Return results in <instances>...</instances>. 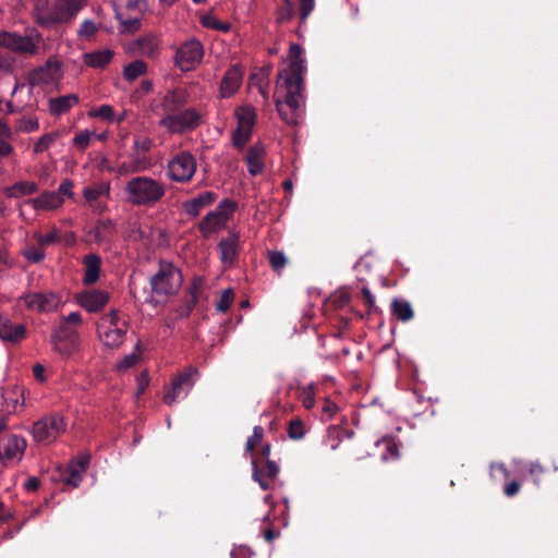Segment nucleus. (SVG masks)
Segmentation results:
<instances>
[{"mask_svg":"<svg viewBox=\"0 0 558 558\" xmlns=\"http://www.w3.org/2000/svg\"><path fill=\"white\" fill-rule=\"evenodd\" d=\"M289 66L279 73L274 100L280 118L289 125H296L303 118L305 60L302 47L292 44L289 49Z\"/></svg>","mask_w":558,"mask_h":558,"instance_id":"f257e3e1","label":"nucleus"},{"mask_svg":"<svg viewBox=\"0 0 558 558\" xmlns=\"http://www.w3.org/2000/svg\"><path fill=\"white\" fill-rule=\"evenodd\" d=\"M126 201L135 206H153L166 194L163 183L150 177H135L124 187Z\"/></svg>","mask_w":558,"mask_h":558,"instance_id":"f03ea898","label":"nucleus"},{"mask_svg":"<svg viewBox=\"0 0 558 558\" xmlns=\"http://www.w3.org/2000/svg\"><path fill=\"white\" fill-rule=\"evenodd\" d=\"M128 329L129 324L118 310H111L101 316L97 326L99 340L109 348L120 347L125 340Z\"/></svg>","mask_w":558,"mask_h":558,"instance_id":"7ed1b4c3","label":"nucleus"},{"mask_svg":"<svg viewBox=\"0 0 558 558\" xmlns=\"http://www.w3.org/2000/svg\"><path fill=\"white\" fill-rule=\"evenodd\" d=\"M182 282L181 270L168 262H160L157 274L150 278L151 291L158 296L175 294L180 290Z\"/></svg>","mask_w":558,"mask_h":558,"instance_id":"20e7f679","label":"nucleus"},{"mask_svg":"<svg viewBox=\"0 0 558 558\" xmlns=\"http://www.w3.org/2000/svg\"><path fill=\"white\" fill-rule=\"evenodd\" d=\"M236 205L233 201L223 199L211 211L198 222L197 229L204 239H209L227 227L228 221L235 211Z\"/></svg>","mask_w":558,"mask_h":558,"instance_id":"39448f33","label":"nucleus"},{"mask_svg":"<svg viewBox=\"0 0 558 558\" xmlns=\"http://www.w3.org/2000/svg\"><path fill=\"white\" fill-rule=\"evenodd\" d=\"M65 430L64 416L59 412H52L36 421L31 428V434L36 442L51 444Z\"/></svg>","mask_w":558,"mask_h":558,"instance_id":"423d86ee","label":"nucleus"},{"mask_svg":"<svg viewBox=\"0 0 558 558\" xmlns=\"http://www.w3.org/2000/svg\"><path fill=\"white\" fill-rule=\"evenodd\" d=\"M41 40L43 37L36 29H31L25 35L0 31V47L22 54H36Z\"/></svg>","mask_w":558,"mask_h":558,"instance_id":"0eeeda50","label":"nucleus"},{"mask_svg":"<svg viewBox=\"0 0 558 558\" xmlns=\"http://www.w3.org/2000/svg\"><path fill=\"white\" fill-rule=\"evenodd\" d=\"M117 19L128 31H136L147 8L146 0H113Z\"/></svg>","mask_w":558,"mask_h":558,"instance_id":"6e6552de","label":"nucleus"},{"mask_svg":"<svg viewBox=\"0 0 558 558\" xmlns=\"http://www.w3.org/2000/svg\"><path fill=\"white\" fill-rule=\"evenodd\" d=\"M159 124L172 134H182L196 129L201 124V114L194 108H189L180 112L166 114L161 118Z\"/></svg>","mask_w":558,"mask_h":558,"instance_id":"1a4fd4ad","label":"nucleus"},{"mask_svg":"<svg viewBox=\"0 0 558 558\" xmlns=\"http://www.w3.org/2000/svg\"><path fill=\"white\" fill-rule=\"evenodd\" d=\"M204 48L199 40L191 38L175 48L174 63L183 72L194 70L203 60Z\"/></svg>","mask_w":558,"mask_h":558,"instance_id":"9d476101","label":"nucleus"},{"mask_svg":"<svg viewBox=\"0 0 558 558\" xmlns=\"http://www.w3.org/2000/svg\"><path fill=\"white\" fill-rule=\"evenodd\" d=\"M198 369L194 366L183 368L171 381L170 388L163 395V401L173 405L181 396H186L195 385Z\"/></svg>","mask_w":558,"mask_h":558,"instance_id":"9b49d317","label":"nucleus"},{"mask_svg":"<svg viewBox=\"0 0 558 558\" xmlns=\"http://www.w3.org/2000/svg\"><path fill=\"white\" fill-rule=\"evenodd\" d=\"M197 163L190 151H181L169 160L167 174L171 181L185 183L195 174Z\"/></svg>","mask_w":558,"mask_h":558,"instance_id":"f8f14e48","label":"nucleus"},{"mask_svg":"<svg viewBox=\"0 0 558 558\" xmlns=\"http://www.w3.org/2000/svg\"><path fill=\"white\" fill-rule=\"evenodd\" d=\"M87 3V0H56L50 15L41 19L44 27L71 21Z\"/></svg>","mask_w":558,"mask_h":558,"instance_id":"ddd939ff","label":"nucleus"},{"mask_svg":"<svg viewBox=\"0 0 558 558\" xmlns=\"http://www.w3.org/2000/svg\"><path fill=\"white\" fill-rule=\"evenodd\" d=\"M238 128L233 133V145L243 148L252 136V130L256 120V111L254 107L244 105L235 110Z\"/></svg>","mask_w":558,"mask_h":558,"instance_id":"4468645a","label":"nucleus"},{"mask_svg":"<svg viewBox=\"0 0 558 558\" xmlns=\"http://www.w3.org/2000/svg\"><path fill=\"white\" fill-rule=\"evenodd\" d=\"M51 342L54 350L65 357L72 356L80 348L78 333L64 324L54 330Z\"/></svg>","mask_w":558,"mask_h":558,"instance_id":"2eb2a0df","label":"nucleus"},{"mask_svg":"<svg viewBox=\"0 0 558 558\" xmlns=\"http://www.w3.org/2000/svg\"><path fill=\"white\" fill-rule=\"evenodd\" d=\"M21 299L29 311L38 313L52 312L59 307L62 301L61 295L52 291L26 293Z\"/></svg>","mask_w":558,"mask_h":558,"instance_id":"dca6fc26","label":"nucleus"},{"mask_svg":"<svg viewBox=\"0 0 558 558\" xmlns=\"http://www.w3.org/2000/svg\"><path fill=\"white\" fill-rule=\"evenodd\" d=\"M63 76L61 63L56 59H48L44 65L35 69L29 74L32 85L52 86L58 84Z\"/></svg>","mask_w":558,"mask_h":558,"instance_id":"f3484780","label":"nucleus"},{"mask_svg":"<svg viewBox=\"0 0 558 558\" xmlns=\"http://www.w3.org/2000/svg\"><path fill=\"white\" fill-rule=\"evenodd\" d=\"M27 442L23 437L10 435L0 441V459L5 464H15L24 456Z\"/></svg>","mask_w":558,"mask_h":558,"instance_id":"a211bd4d","label":"nucleus"},{"mask_svg":"<svg viewBox=\"0 0 558 558\" xmlns=\"http://www.w3.org/2000/svg\"><path fill=\"white\" fill-rule=\"evenodd\" d=\"M252 469H253V480L258 482L259 486L264 490L274 489L276 485V481L279 474L278 464L267 459L264 464L258 465L257 461L252 458Z\"/></svg>","mask_w":558,"mask_h":558,"instance_id":"6ab92c4d","label":"nucleus"},{"mask_svg":"<svg viewBox=\"0 0 558 558\" xmlns=\"http://www.w3.org/2000/svg\"><path fill=\"white\" fill-rule=\"evenodd\" d=\"M110 301V294L105 290L92 289L76 294V302L88 313L102 311Z\"/></svg>","mask_w":558,"mask_h":558,"instance_id":"aec40b11","label":"nucleus"},{"mask_svg":"<svg viewBox=\"0 0 558 558\" xmlns=\"http://www.w3.org/2000/svg\"><path fill=\"white\" fill-rule=\"evenodd\" d=\"M27 337L24 324L14 323L8 316L0 313V339L9 343H20Z\"/></svg>","mask_w":558,"mask_h":558,"instance_id":"412c9836","label":"nucleus"},{"mask_svg":"<svg viewBox=\"0 0 558 558\" xmlns=\"http://www.w3.org/2000/svg\"><path fill=\"white\" fill-rule=\"evenodd\" d=\"M90 456L82 453L72 460L63 474V482L72 487H78L83 480V475L87 471Z\"/></svg>","mask_w":558,"mask_h":558,"instance_id":"4be33fe9","label":"nucleus"},{"mask_svg":"<svg viewBox=\"0 0 558 558\" xmlns=\"http://www.w3.org/2000/svg\"><path fill=\"white\" fill-rule=\"evenodd\" d=\"M240 235L235 232L230 233L218 243L219 256L222 265L230 268L239 255Z\"/></svg>","mask_w":558,"mask_h":558,"instance_id":"5701e85b","label":"nucleus"},{"mask_svg":"<svg viewBox=\"0 0 558 558\" xmlns=\"http://www.w3.org/2000/svg\"><path fill=\"white\" fill-rule=\"evenodd\" d=\"M190 93L184 87L169 89L161 99L160 107L166 114L179 111L189 102Z\"/></svg>","mask_w":558,"mask_h":558,"instance_id":"b1692460","label":"nucleus"},{"mask_svg":"<svg viewBox=\"0 0 558 558\" xmlns=\"http://www.w3.org/2000/svg\"><path fill=\"white\" fill-rule=\"evenodd\" d=\"M243 75L244 71L242 70L241 66L233 65L232 68H230L226 72L221 81L220 96L222 98H229L233 94H235L242 84Z\"/></svg>","mask_w":558,"mask_h":558,"instance_id":"393cba45","label":"nucleus"},{"mask_svg":"<svg viewBox=\"0 0 558 558\" xmlns=\"http://www.w3.org/2000/svg\"><path fill=\"white\" fill-rule=\"evenodd\" d=\"M216 201L217 194L211 191H206L191 199L185 201L183 203V209L187 216L195 218L204 208L213 205Z\"/></svg>","mask_w":558,"mask_h":558,"instance_id":"a878e982","label":"nucleus"},{"mask_svg":"<svg viewBox=\"0 0 558 558\" xmlns=\"http://www.w3.org/2000/svg\"><path fill=\"white\" fill-rule=\"evenodd\" d=\"M27 203L37 210H53L62 206L64 198L54 191H48L36 198L28 199Z\"/></svg>","mask_w":558,"mask_h":558,"instance_id":"bb28decb","label":"nucleus"},{"mask_svg":"<svg viewBox=\"0 0 558 558\" xmlns=\"http://www.w3.org/2000/svg\"><path fill=\"white\" fill-rule=\"evenodd\" d=\"M80 98L76 94H69L48 100V110L50 114L59 117L69 112L75 105H77Z\"/></svg>","mask_w":558,"mask_h":558,"instance_id":"cd10ccee","label":"nucleus"},{"mask_svg":"<svg viewBox=\"0 0 558 558\" xmlns=\"http://www.w3.org/2000/svg\"><path fill=\"white\" fill-rule=\"evenodd\" d=\"M84 277L83 283L94 284L99 279L101 258L96 254H89L84 257Z\"/></svg>","mask_w":558,"mask_h":558,"instance_id":"c85d7f7f","label":"nucleus"},{"mask_svg":"<svg viewBox=\"0 0 558 558\" xmlns=\"http://www.w3.org/2000/svg\"><path fill=\"white\" fill-rule=\"evenodd\" d=\"M38 185L34 181H19L4 189V194L10 198H20L36 193Z\"/></svg>","mask_w":558,"mask_h":558,"instance_id":"c756f323","label":"nucleus"},{"mask_svg":"<svg viewBox=\"0 0 558 558\" xmlns=\"http://www.w3.org/2000/svg\"><path fill=\"white\" fill-rule=\"evenodd\" d=\"M263 155L264 148L262 146L254 145L248 149L246 155V162L248 172L252 175H256L263 171Z\"/></svg>","mask_w":558,"mask_h":558,"instance_id":"7c9ffc66","label":"nucleus"},{"mask_svg":"<svg viewBox=\"0 0 558 558\" xmlns=\"http://www.w3.org/2000/svg\"><path fill=\"white\" fill-rule=\"evenodd\" d=\"M140 52L153 58L158 54L160 48V39L155 35H146L137 40Z\"/></svg>","mask_w":558,"mask_h":558,"instance_id":"2f4dec72","label":"nucleus"},{"mask_svg":"<svg viewBox=\"0 0 558 558\" xmlns=\"http://www.w3.org/2000/svg\"><path fill=\"white\" fill-rule=\"evenodd\" d=\"M111 50H99L84 54V62L92 68H105L112 59Z\"/></svg>","mask_w":558,"mask_h":558,"instance_id":"473e14b6","label":"nucleus"},{"mask_svg":"<svg viewBox=\"0 0 558 558\" xmlns=\"http://www.w3.org/2000/svg\"><path fill=\"white\" fill-rule=\"evenodd\" d=\"M110 194V184L108 182H99L94 183L89 186H86L83 190V196L85 201L89 204L97 201L101 196H109Z\"/></svg>","mask_w":558,"mask_h":558,"instance_id":"72a5a7b5","label":"nucleus"},{"mask_svg":"<svg viewBox=\"0 0 558 558\" xmlns=\"http://www.w3.org/2000/svg\"><path fill=\"white\" fill-rule=\"evenodd\" d=\"M392 314L401 322L412 319L414 313L410 302L402 299H395L391 303Z\"/></svg>","mask_w":558,"mask_h":558,"instance_id":"f704fd0d","label":"nucleus"},{"mask_svg":"<svg viewBox=\"0 0 558 558\" xmlns=\"http://www.w3.org/2000/svg\"><path fill=\"white\" fill-rule=\"evenodd\" d=\"M113 230L114 225L110 219L99 220L94 228L96 241L98 243L108 242Z\"/></svg>","mask_w":558,"mask_h":558,"instance_id":"c9c22d12","label":"nucleus"},{"mask_svg":"<svg viewBox=\"0 0 558 558\" xmlns=\"http://www.w3.org/2000/svg\"><path fill=\"white\" fill-rule=\"evenodd\" d=\"M11 136L12 131L10 126L7 124V122L0 120V157H8L13 153L14 148L8 142Z\"/></svg>","mask_w":558,"mask_h":558,"instance_id":"e433bc0d","label":"nucleus"},{"mask_svg":"<svg viewBox=\"0 0 558 558\" xmlns=\"http://www.w3.org/2000/svg\"><path fill=\"white\" fill-rule=\"evenodd\" d=\"M378 446L384 448L381 452V458L385 461L396 460L399 458V444L392 437H385L379 442Z\"/></svg>","mask_w":558,"mask_h":558,"instance_id":"4c0bfd02","label":"nucleus"},{"mask_svg":"<svg viewBox=\"0 0 558 558\" xmlns=\"http://www.w3.org/2000/svg\"><path fill=\"white\" fill-rule=\"evenodd\" d=\"M146 72L147 64L142 60H135L124 66L123 76L126 81L132 82Z\"/></svg>","mask_w":558,"mask_h":558,"instance_id":"58836bf2","label":"nucleus"},{"mask_svg":"<svg viewBox=\"0 0 558 558\" xmlns=\"http://www.w3.org/2000/svg\"><path fill=\"white\" fill-rule=\"evenodd\" d=\"M153 141L147 136H136L133 143L132 158L137 160L138 158H145V154L150 150Z\"/></svg>","mask_w":558,"mask_h":558,"instance_id":"ea45409f","label":"nucleus"},{"mask_svg":"<svg viewBox=\"0 0 558 558\" xmlns=\"http://www.w3.org/2000/svg\"><path fill=\"white\" fill-rule=\"evenodd\" d=\"M60 136L61 132L59 131L44 134L34 145V153L41 154L48 150L57 142V140L60 138Z\"/></svg>","mask_w":558,"mask_h":558,"instance_id":"a19ab883","label":"nucleus"},{"mask_svg":"<svg viewBox=\"0 0 558 558\" xmlns=\"http://www.w3.org/2000/svg\"><path fill=\"white\" fill-rule=\"evenodd\" d=\"M199 22H201L202 26L209 28V29L220 31V32H225V33L230 29L229 23L220 22L211 13L202 15Z\"/></svg>","mask_w":558,"mask_h":558,"instance_id":"79ce46f5","label":"nucleus"},{"mask_svg":"<svg viewBox=\"0 0 558 558\" xmlns=\"http://www.w3.org/2000/svg\"><path fill=\"white\" fill-rule=\"evenodd\" d=\"M198 292H199V286L194 282L189 291V295L185 299L184 306L182 307L180 312V316H187L195 307L197 301H198Z\"/></svg>","mask_w":558,"mask_h":558,"instance_id":"37998d69","label":"nucleus"},{"mask_svg":"<svg viewBox=\"0 0 558 558\" xmlns=\"http://www.w3.org/2000/svg\"><path fill=\"white\" fill-rule=\"evenodd\" d=\"M268 262L271 266V268L277 272L281 274L286 265L288 264V258L281 251H269L268 254Z\"/></svg>","mask_w":558,"mask_h":558,"instance_id":"c03bdc74","label":"nucleus"},{"mask_svg":"<svg viewBox=\"0 0 558 558\" xmlns=\"http://www.w3.org/2000/svg\"><path fill=\"white\" fill-rule=\"evenodd\" d=\"M88 116L90 118H99L107 122L114 121V110H113L112 106L107 105V104L89 110Z\"/></svg>","mask_w":558,"mask_h":558,"instance_id":"a18cd8bd","label":"nucleus"},{"mask_svg":"<svg viewBox=\"0 0 558 558\" xmlns=\"http://www.w3.org/2000/svg\"><path fill=\"white\" fill-rule=\"evenodd\" d=\"M306 434V427L302 420L293 418L289 422L288 435L293 440L302 439Z\"/></svg>","mask_w":558,"mask_h":558,"instance_id":"49530a36","label":"nucleus"},{"mask_svg":"<svg viewBox=\"0 0 558 558\" xmlns=\"http://www.w3.org/2000/svg\"><path fill=\"white\" fill-rule=\"evenodd\" d=\"M148 161L143 158L132 159L131 163H122L118 168L120 174H128L147 169Z\"/></svg>","mask_w":558,"mask_h":558,"instance_id":"de8ad7c7","label":"nucleus"},{"mask_svg":"<svg viewBox=\"0 0 558 558\" xmlns=\"http://www.w3.org/2000/svg\"><path fill=\"white\" fill-rule=\"evenodd\" d=\"M524 472L532 477L536 485H539L542 475L545 474L546 468L538 461L530 462L524 466Z\"/></svg>","mask_w":558,"mask_h":558,"instance_id":"09e8293b","label":"nucleus"},{"mask_svg":"<svg viewBox=\"0 0 558 558\" xmlns=\"http://www.w3.org/2000/svg\"><path fill=\"white\" fill-rule=\"evenodd\" d=\"M234 301V291L228 288L222 291L219 300L216 303V310L220 313H226Z\"/></svg>","mask_w":558,"mask_h":558,"instance_id":"8fccbe9b","label":"nucleus"},{"mask_svg":"<svg viewBox=\"0 0 558 558\" xmlns=\"http://www.w3.org/2000/svg\"><path fill=\"white\" fill-rule=\"evenodd\" d=\"M264 437V428L262 426H255L253 428V434L248 437L245 444L246 452H250L253 456L254 449L257 445H259Z\"/></svg>","mask_w":558,"mask_h":558,"instance_id":"3c124183","label":"nucleus"},{"mask_svg":"<svg viewBox=\"0 0 558 558\" xmlns=\"http://www.w3.org/2000/svg\"><path fill=\"white\" fill-rule=\"evenodd\" d=\"M23 256L32 262V263H39L44 259L45 257V252L43 251V248L39 246H27L24 251H23Z\"/></svg>","mask_w":558,"mask_h":558,"instance_id":"603ef678","label":"nucleus"},{"mask_svg":"<svg viewBox=\"0 0 558 558\" xmlns=\"http://www.w3.org/2000/svg\"><path fill=\"white\" fill-rule=\"evenodd\" d=\"M294 15L293 3L291 0H282V5L278 10V21H290Z\"/></svg>","mask_w":558,"mask_h":558,"instance_id":"864d4df0","label":"nucleus"},{"mask_svg":"<svg viewBox=\"0 0 558 558\" xmlns=\"http://www.w3.org/2000/svg\"><path fill=\"white\" fill-rule=\"evenodd\" d=\"M314 395L315 393H314L313 385H308L302 389V391L300 393V399L305 409L310 410V409L314 408V405H315Z\"/></svg>","mask_w":558,"mask_h":558,"instance_id":"5fc2aeb1","label":"nucleus"},{"mask_svg":"<svg viewBox=\"0 0 558 558\" xmlns=\"http://www.w3.org/2000/svg\"><path fill=\"white\" fill-rule=\"evenodd\" d=\"M315 8V0H299L300 19L305 22Z\"/></svg>","mask_w":558,"mask_h":558,"instance_id":"6e6d98bb","label":"nucleus"},{"mask_svg":"<svg viewBox=\"0 0 558 558\" xmlns=\"http://www.w3.org/2000/svg\"><path fill=\"white\" fill-rule=\"evenodd\" d=\"M89 142H90V132L87 130L80 131L78 133L75 134V136L73 138V144L82 150H84L89 145Z\"/></svg>","mask_w":558,"mask_h":558,"instance_id":"4d7b16f0","label":"nucleus"},{"mask_svg":"<svg viewBox=\"0 0 558 558\" xmlns=\"http://www.w3.org/2000/svg\"><path fill=\"white\" fill-rule=\"evenodd\" d=\"M96 31H97V27H96L95 23L93 21L86 20L81 24L77 34L80 37L87 38V37H90L92 35H94L96 33Z\"/></svg>","mask_w":558,"mask_h":558,"instance_id":"13d9d810","label":"nucleus"},{"mask_svg":"<svg viewBox=\"0 0 558 558\" xmlns=\"http://www.w3.org/2000/svg\"><path fill=\"white\" fill-rule=\"evenodd\" d=\"M19 129L23 132L37 131L39 129L38 120L33 118H23L20 120Z\"/></svg>","mask_w":558,"mask_h":558,"instance_id":"bf43d9fd","label":"nucleus"},{"mask_svg":"<svg viewBox=\"0 0 558 558\" xmlns=\"http://www.w3.org/2000/svg\"><path fill=\"white\" fill-rule=\"evenodd\" d=\"M36 240L40 246L50 245L58 241V230L53 229L47 234H36Z\"/></svg>","mask_w":558,"mask_h":558,"instance_id":"052dcab7","label":"nucleus"},{"mask_svg":"<svg viewBox=\"0 0 558 558\" xmlns=\"http://www.w3.org/2000/svg\"><path fill=\"white\" fill-rule=\"evenodd\" d=\"M72 189H73V182L71 180H64L61 182V184L59 185V187L56 192L59 194V196H62V198H64V196H68L71 198V197H73Z\"/></svg>","mask_w":558,"mask_h":558,"instance_id":"680f3d73","label":"nucleus"},{"mask_svg":"<svg viewBox=\"0 0 558 558\" xmlns=\"http://www.w3.org/2000/svg\"><path fill=\"white\" fill-rule=\"evenodd\" d=\"M146 232L142 229L141 225L137 222H134L131 225V230L129 233V238L133 241H140L143 240L146 236Z\"/></svg>","mask_w":558,"mask_h":558,"instance_id":"e2e57ef3","label":"nucleus"},{"mask_svg":"<svg viewBox=\"0 0 558 558\" xmlns=\"http://www.w3.org/2000/svg\"><path fill=\"white\" fill-rule=\"evenodd\" d=\"M322 411L328 418H332L338 411V407L335 402L325 400Z\"/></svg>","mask_w":558,"mask_h":558,"instance_id":"0e129e2a","label":"nucleus"},{"mask_svg":"<svg viewBox=\"0 0 558 558\" xmlns=\"http://www.w3.org/2000/svg\"><path fill=\"white\" fill-rule=\"evenodd\" d=\"M520 483L518 481H512L505 485L504 493L507 497L515 496L520 490Z\"/></svg>","mask_w":558,"mask_h":558,"instance_id":"69168bd1","label":"nucleus"},{"mask_svg":"<svg viewBox=\"0 0 558 558\" xmlns=\"http://www.w3.org/2000/svg\"><path fill=\"white\" fill-rule=\"evenodd\" d=\"M362 295L364 298L365 304L368 307V311H373L375 308V298L367 287L362 288Z\"/></svg>","mask_w":558,"mask_h":558,"instance_id":"338daca9","label":"nucleus"},{"mask_svg":"<svg viewBox=\"0 0 558 558\" xmlns=\"http://www.w3.org/2000/svg\"><path fill=\"white\" fill-rule=\"evenodd\" d=\"M349 301H350V295L343 291L337 293L333 298V304L337 307H342V306L347 305L349 303Z\"/></svg>","mask_w":558,"mask_h":558,"instance_id":"774afa93","label":"nucleus"}]
</instances>
